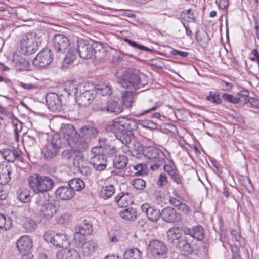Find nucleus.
I'll use <instances>...</instances> for the list:
<instances>
[{"instance_id": "a18cd8bd", "label": "nucleus", "mask_w": 259, "mask_h": 259, "mask_svg": "<svg viewBox=\"0 0 259 259\" xmlns=\"http://www.w3.org/2000/svg\"><path fill=\"white\" fill-rule=\"evenodd\" d=\"M76 230L81 232V233L84 235L90 234L93 231L92 225L86 220L76 228Z\"/></svg>"}, {"instance_id": "e2e57ef3", "label": "nucleus", "mask_w": 259, "mask_h": 259, "mask_svg": "<svg viewBox=\"0 0 259 259\" xmlns=\"http://www.w3.org/2000/svg\"><path fill=\"white\" fill-rule=\"evenodd\" d=\"M222 97L223 98V99L225 101L234 104L238 103V100H237V96L234 97V96L231 94H223Z\"/></svg>"}, {"instance_id": "393cba45", "label": "nucleus", "mask_w": 259, "mask_h": 259, "mask_svg": "<svg viewBox=\"0 0 259 259\" xmlns=\"http://www.w3.org/2000/svg\"><path fill=\"white\" fill-rule=\"evenodd\" d=\"M1 153L5 159L11 162H14L20 156V152L14 148L5 149L1 151Z\"/></svg>"}, {"instance_id": "423d86ee", "label": "nucleus", "mask_w": 259, "mask_h": 259, "mask_svg": "<svg viewBox=\"0 0 259 259\" xmlns=\"http://www.w3.org/2000/svg\"><path fill=\"white\" fill-rule=\"evenodd\" d=\"M60 139L57 135H54L48 141L42 149V153L46 160H50L58 154L60 151Z\"/></svg>"}, {"instance_id": "9d476101", "label": "nucleus", "mask_w": 259, "mask_h": 259, "mask_svg": "<svg viewBox=\"0 0 259 259\" xmlns=\"http://www.w3.org/2000/svg\"><path fill=\"white\" fill-rule=\"evenodd\" d=\"M53 59L51 50L49 48H44L34 59L33 64L39 68L45 67L52 62Z\"/></svg>"}, {"instance_id": "49530a36", "label": "nucleus", "mask_w": 259, "mask_h": 259, "mask_svg": "<svg viewBox=\"0 0 259 259\" xmlns=\"http://www.w3.org/2000/svg\"><path fill=\"white\" fill-rule=\"evenodd\" d=\"M12 221L9 217L0 214V229L8 230L12 226Z\"/></svg>"}, {"instance_id": "a19ab883", "label": "nucleus", "mask_w": 259, "mask_h": 259, "mask_svg": "<svg viewBox=\"0 0 259 259\" xmlns=\"http://www.w3.org/2000/svg\"><path fill=\"white\" fill-rule=\"evenodd\" d=\"M128 193L126 195L121 193L115 197V202L121 207H126L133 202L131 199H128Z\"/></svg>"}, {"instance_id": "2f4dec72", "label": "nucleus", "mask_w": 259, "mask_h": 259, "mask_svg": "<svg viewBox=\"0 0 259 259\" xmlns=\"http://www.w3.org/2000/svg\"><path fill=\"white\" fill-rule=\"evenodd\" d=\"M37 194L35 197V203L37 205V209L38 210L39 207L41 208L45 205L50 202L49 194L47 192L35 193Z\"/></svg>"}, {"instance_id": "2eb2a0df", "label": "nucleus", "mask_w": 259, "mask_h": 259, "mask_svg": "<svg viewBox=\"0 0 259 259\" xmlns=\"http://www.w3.org/2000/svg\"><path fill=\"white\" fill-rule=\"evenodd\" d=\"M0 113L11 119V122L14 127L15 138L18 141V133L22 130V123L13 114L7 110L4 107L0 105Z\"/></svg>"}, {"instance_id": "864d4df0", "label": "nucleus", "mask_w": 259, "mask_h": 259, "mask_svg": "<svg viewBox=\"0 0 259 259\" xmlns=\"http://www.w3.org/2000/svg\"><path fill=\"white\" fill-rule=\"evenodd\" d=\"M207 100L212 103L220 104L222 102V99L220 97V94L218 92L210 91L209 95L206 97Z\"/></svg>"}, {"instance_id": "c03bdc74", "label": "nucleus", "mask_w": 259, "mask_h": 259, "mask_svg": "<svg viewBox=\"0 0 259 259\" xmlns=\"http://www.w3.org/2000/svg\"><path fill=\"white\" fill-rule=\"evenodd\" d=\"M68 185L71 189L74 191H80L85 186L84 182L78 178H75L70 180L68 182Z\"/></svg>"}, {"instance_id": "5fc2aeb1", "label": "nucleus", "mask_w": 259, "mask_h": 259, "mask_svg": "<svg viewBox=\"0 0 259 259\" xmlns=\"http://www.w3.org/2000/svg\"><path fill=\"white\" fill-rule=\"evenodd\" d=\"M75 151L73 150H65L62 152L61 155L63 159L67 161H74L76 159L75 157Z\"/></svg>"}, {"instance_id": "3c124183", "label": "nucleus", "mask_w": 259, "mask_h": 259, "mask_svg": "<svg viewBox=\"0 0 259 259\" xmlns=\"http://www.w3.org/2000/svg\"><path fill=\"white\" fill-rule=\"evenodd\" d=\"M115 193V188L113 185L106 186L103 188L102 197L104 199H107L111 197Z\"/></svg>"}, {"instance_id": "6e6552de", "label": "nucleus", "mask_w": 259, "mask_h": 259, "mask_svg": "<svg viewBox=\"0 0 259 259\" xmlns=\"http://www.w3.org/2000/svg\"><path fill=\"white\" fill-rule=\"evenodd\" d=\"M53 47L59 55H64L70 46L68 38L63 34L57 33L52 39Z\"/></svg>"}, {"instance_id": "6ab92c4d", "label": "nucleus", "mask_w": 259, "mask_h": 259, "mask_svg": "<svg viewBox=\"0 0 259 259\" xmlns=\"http://www.w3.org/2000/svg\"><path fill=\"white\" fill-rule=\"evenodd\" d=\"M16 245L21 253L25 254L32 247V240L29 236L23 235L18 240Z\"/></svg>"}, {"instance_id": "69168bd1", "label": "nucleus", "mask_w": 259, "mask_h": 259, "mask_svg": "<svg viewBox=\"0 0 259 259\" xmlns=\"http://www.w3.org/2000/svg\"><path fill=\"white\" fill-rule=\"evenodd\" d=\"M44 237L47 242H50L54 245L55 235L53 232H46L44 235Z\"/></svg>"}, {"instance_id": "b1692460", "label": "nucleus", "mask_w": 259, "mask_h": 259, "mask_svg": "<svg viewBox=\"0 0 259 259\" xmlns=\"http://www.w3.org/2000/svg\"><path fill=\"white\" fill-rule=\"evenodd\" d=\"M40 215L46 219L52 218L57 212L55 204L49 202L38 209Z\"/></svg>"}, {"instance_id": "1a4fd4ad", "label": "nucleus", "mask_w": 259, "mask_h": 259, "mask_svg": "<svg viewBox=\"0 0 259 259\" xmlns=\"http://www.w3.org/2000/svg\"><path fill=\"white\" fill-rule=\"evenodd\" d=\"M148 249L150 253L155 258L163 257L167 252V248L164 243L156 239L149 243Z\"/></svg>"}, {"instance_id": "4c0bfd02", "label": "nucleus", "mask_w": 259, "mask_h": 259, "mask_svg": "<svg viewBox=\"0 0 259 259\" xmlns=\"http://www.w3.org/2000/svg\"><path fill=\"white\" fill-rule=\"evenodd\" d=\"M181 230L178 227H174L170 228L167 232V237L168 240L171 242H177L179 240L181 236Z\"/></svg>"}, {"instance_id": "ddd939ff", "label": "nucleus", "mask_w": 259, "mask_h": 259, "mask_svg": "<svg viewBox=\"0 0 259 259\" xmlns=\"http://www.w3.org/2000/svg\"><path fill=\"white\" fill-rule=\"evenodd\" d=\"M94 47L86 41H78L77 50L79 56L83 59H90L93 56Z\"/></svg>"}, {"instance_id": "c85d7f7f", "label": "nucleus", "mask_w": 259, "mask_h": 259, "mask_svg": "<svg viewBox=\"0 0 259 259\" xmlns=\"http://www.w3.org/2000/svg\"><path fill=\"white\" fill-rule=\"evenodd\" d=\"M12 168L10 165H0V184H6L11 180Z\"/></svg>"}, {"instance_id": "79ce46f5", "label": "nucleus", "mask_w": 259, "mask_h": 259, "mask_svg": "<svg viewBox=\"0 0 259 259\" xmlns=\"http://www.w3.org/2000/svg\"><path fill=\"white\" fill-rule=\"evenodd\" d=\"M120 216L123 219L133 221L137 218V211L133 207H128L120 212Z\"/></svg>"}, {"instance_id": "bf43d9fd", "label": "nucleus", "mask_w": 259, "mask_h": 259, "mask_svg": "<svg viewBox=\"0 0 259 259\" xmlns=\"http://www.w3.org/2000/svg\"><path fill=\"white\" fill-rule=\"evenodd\" d=\"M78 85H76V82L72 81H69L68 82V95H71V94H74L75 95V97L77 95V92L78 90Z\"/></svg>"}, {"instance_id": "39448f33", "label": "nucleus", "mask_w": 259, "mask_h": 259, "mask_svg": "<svg viewBox=\"0 0 259 259\" xmlns=\"http://www.w3.org/2000/svg\"><path fill=\"white\" fill-rule=\"evenodd\" d=\"M121 85L128 90L136 91L141 87L140 78L137 70H128L125 71L119 80Z\"/></svg>"}, {"instance_id": "58836bf2", "label": "nucleus", "mask_w": 259, "mask_h": 259, "mask_svg": "<svg viewBox=\"0 0 259 259\" xmlns=\"http://www.w3.org/2000/svg\"><path fill=\"white\" fill-rule=\"evenodd\" d=\"M128 161V159L126 156L119 155L113 159V166L116 169H123L127 165Z\"/></svg>"}, {"instance_id": "37998d69", "label": "nucleus", "mask_w": 259, "mask_h": 259, "mask_svg": "<svg viewBox=\"0 0 259 259\" xmlns=\"http://www.w3.org/2000/svg\"><path fill=\"white\" fill-rule=\"evenodd\" d=\"M18 199L23 203H27L30 201L31 196L30 191L25 188H21L17 192Z\"/></svg>"}, {"instance_id": "412c9836", "label": "nucleus", "mask_w": 259, "mask_h": 259, "mask_svg": "<svg viewBox=\"0 0 259 259\" xmlns=\"http://www.w3.org/2000/svg\"><path fill=\"white\" fill-rule=\"evenodd\" d=\"M91 164L98 171H103L107 167V159L104 155H93L91 158Z\"/></svg>"}, {"instance_id": "0eeeda50", "label": "nucleus", "mask_w": 259, "mask_h": 259, "mask_svg": "<svg viewBox=\"0 0 259 259\" xmlns=\"http://www.w3.org/2000/svg\"><path fill=\"white\" fill-rule=\"evenodd\" d=\"M138 128L137 121L132 118L120 117L116 119L114 123L109 125L106 130L108 131L115 132L117 130L125 129L126 131L133 132Z\"/></svg>"}, {"instance_id": "4468645a", "label": "nucleus", "mask_w": 259, "mask_h": 259, "mask_svg": "<svg viewBox=\"0 0 259 259\" xmlns=\"http://www.w3.org/2000/svg\"><path fill=\"white\" fill-rule=\"evenodd\" d=\"M73 165L77 167L80 172L84 176H89L92 172V169L90 166L91 163L85 160L84 156L82 155L76 156Z\"/></svg>"}, {"instance_id": "dca6fc26", "label": "nucleus", "mask_w": 259, "mask_h": 259, "mask_svg": "<svg viewBox=\"0 0 259 259\" xmlns=\"http://www.w3.org/2000/svg\"><path fill=\"white\" fill-rule=\"evenodd\" d=\"M160 217L164 221L168 223L179 222L181 220V214L171 207L163 208L161 212Z\"/></svg>"}, {"instance_id": "7ed1b4c3", "label": "nucleus", "mask_w": 259, "mask_h": 259, "mask_svg": "<svg viewBox=\"0 0 259 259\" xmlns=\"http://www.w3.org/2000/svg\"><path fill=\"white\" fill-rule=\"evenodd\" d=\"M41 41V36L35 32H29L23 35L21 41L22 53L29 55L35 53Z\"/></svg>"}, {"instance_id": "f8f14e48", "label": "nucleus", "mask_w": 259, "mask_h": 259, "mask_svg": "<svg viewBox=\"0 0 259 259\" xmlns=\"http://www.w3.org/2000/svg\"><path fill=\"white\" fill-rule=\"evenodd\" d=\"M46 100L49 109L53 112L61 110L62 103L60 97L58 94L49 93L46 95Z\"/></svg>"}, {"instance_id": "c756f323", "label": "nucleus", "mask_w": 259, "mask_h": 259, "mask_svg": "<svg viewBox=\"0 0 259 259\" xmlns=\"http://www.w3.org/2000/svg\"><path fill=\"white\" fill-rule=\"evenodd\" d=\"M191 241L187 239H180L174 242L176 247L179 248L180 251H183L185 253L190 254L193 252V248L190 244Z\"/></svg>"}, {"instance_id": "a878e982", "label": "nucleus", "mask_w": 259, "mask_h": 259, "mask_svg": "<svg viewBox=\"0 0 259 259\" xmlns=\"http://www.w3.org/2000/svg\"><path fill=\"white\" fill-rule=\"evenodd\" d=\"M116 138L119 140L123 144H130L133 137V132L126 131L125 129L117 130L113 132Z\"/></svg>"}, {"instance_id": "09e8293b", "label": "nucleus", "mask_w": 259, "mask_h": 259, "mask_svg": "<svg viewBox=\"0 0 259 259\" xmlns=\"http://www.w3.org/2000/svg\"><path fill=\"white\" fill-rule=\"evenodd\" d=\"M93 56L97 61L102 62L107 57V51L103 47H101L99 49H94Z\"/></svg>"}, {"instance_id": "ea45409f", "label": "nucleus", "mask_w": 259, "mask_h": 259, "mask_svg": "<svg viewBox=\"0 0 259 259\" xmlns=\"http://www.w3.org/2000/svg\"><path fill=\"white\" fill-rule=\"evenodd\" d=\"M142 253L137 248L126 249L124 254V259H142Z\"/></svg>"}, {"instance_id": "a211bd4d", "label": "nucleus", "mask_w": 259, "mask_h": 259, "mask_svg": "<svg viewBox=\"0 0 259 259\" xmlns=\"http://www.w3.org/2000/svg\"><path fill=\"white\" fill-rule=\"evenodd\" d=\"M142 212L144 213L147 218L151 222H156L160 218L161 212L159 209L151 206L148 203H145L141 205Z\"/></svg>"}, {"instance_id": "c9c22d12", "label": "nucleus", "mask_w": 259, "mask_h": 259, "mask_svg": "<svg viewBox=\"0 0 259 259\" xmlns=\"http://www.w3.org/2000/svg\"><path fill=\"white\" fill-rule=\"evenodd\" d=\"M132 145L133 148L131 150V155L138 159L144 157L145 147H143L140 143L137 141H134Z\"/></svg>"}, {"instance_id": "e433bc0d", "label": "nucleus", "mask_w": 259, "mask_h": 259, "mask_svg": "<svg viewBox=\"0 0 259 259\" xmlns=\"http://www.w3.org/2000/svg\"><path fill=\"white\" fill-rule=\"evenodd\" d=\"M77 54H78V50L69 47V49L64 55H60V56L63 57L64 63L69 64L76 59Z\"/></svg>"}, {"instance_id": "338daca9", "label": "nucleus", "mask_w": 259, "mask_h": 259, "mask_svg": "<svg viewBox=\"0 0 259 259\" xmlns=\"http://www.w3.org/2000/svg\"><path fill=\"white\" fill-rule=\"evenodd\" d=\"M207 33L204 31H197L195 34V38L198 41H202L206 39Z\"/></svg>"}, {"instance_id": "0e129e2a", "label": "nucleus", "mask_w": 259, "mask_h": 259, "mask_svg": "<svg viewBox=\"0 0 259 259\" xmlns=\"http://www.w3.org/2000/svg\"><path fill=\"white\" fill-rule=\"evenodd\" d=\"M231 250L232 253V259H242L240 255V249L236 245H232Z\"/></svg>"}, {"instance_id": "6e6d98bb", "label": "nucleus", "mask_w": 259, "mask_h": 259, "mask_svg": "<svg viewBox=\"0 0 259 259\" xmlns=\"http://www.w3.org/2000/svg\"><path fill=\"white\" fill-rule=\"evenodd\" d=\"M131 184L137 190H142L146 186V182L141 179H135L131 181Z\"/></svg>"}, {"instance_id": "7c9ffc66", "label": "nucleus", "mask_w": 259, "mask_h": 259, "mask_svg": "<svg viewBox=\"0 0 259 259\" xmlns=\"http://www.w3.org/2000/svg\"><path fill=\"white\" fill-rule=\"evenodd\" d=\"M22 227L26 232H34L38 228V223L31 218H27L24 221Z\"/></svg>"}, {"instance_id": "473e14b6", "label": "nucleus", "mask_w": 259, "mask_h": 259, "mask_svg": "<svg viewBox=\"0 0 259 259\" xmlns=\"http://www.w3.org/2000/svg\"><path fill=\"white\" fill-rule=\"evenodd\" d=\"M70 243L68 237L63 234H56L55 237L54 245L60 248H67Z\"/></svg>"}, {"instance_id": "4d7b16f0", "label": "nucleus", "mask_w": 259, "mask_h": 259, "mask_svg": "<svg viewBox=\"0 0 259 259\" xmlns=\"http://www.w3.org/2000/svg\"><path fill=\"white\" fill-rule=\"evenodd\" d=\"M182 230L185 234L190 236L191 238V243L192 242L194 239V227L187 225L182 227Z\"/></svg>"}, {"instance_id": "f257e3e1", "label": "nucleus", "mask_w": 259, "mask_h": 259, "mask_svg": "<svg viewBox=\"0 0 259 259\" xmlns=\"http://www.w3.org/2000/svg\"><path fill=\"white\" fill-rule=\"evenodd\" d=\"M63 137L68 145L75 152L82 153L89 148V142L82 138L72 125H67L63 130Z\"/></svg>"}, {"instance_id": "bb28decb", "label": "nucleus", "mask_w": 259, "mask_h": 259, "mask_svg": "<svg viewBox=\"0 0 259 259\" xmlns=\"http://www.w3.org/2000/svg\"><path fill=\"white\" fill-rule=\"evenodd\" d=\"M56 257L57 259H80L78 252L74 249H64L58 251Z\"/></svg>"}, {"instance_id": "72a5a7b5", "label": "nucleus", "mask_w": 259, "mask_h": 259, "mask_svg": "<svg viewBox=\"0 0 259 259\" xmlns=\"http://www.w3.org/2000/svg\"><path fill=\"white\" fill-rule=\"evenodd\" d=\"M135 91L127 90L122 93V104L126 108H129L132 107L134 102Z\"/></svg>"}, {"instance_id": "9b49d317", "label": "nucleus", "mask_w": 259, "mask_h": 259, "mask_svg": "<svg viewBox=\"0 0 259 259\" xmlns=\"http://www.w3.org/2000/svg\"><path fill=\"white\" fill-rule=\"evenodd\" d=\"M97 110L107 112L110 113H114L115 115L121 113L123 110V106L119 101L113 99H109L105 105H101L97 107Z\"/></svg>"}, {"instance_id": "774afa93", "label": "nucleus", "mask_w": 259, "mask_h": 259, "mask_svg": "<svg viewBox=\"0 0 259 259\" xmlns=\"http://www.w3.org/2000/svg\"><path fill=\"white\" fill-rule=\"evenodd\" d=\"M91 153L93 155H104L103 148L100 146L94 147L91 150Z\"/></svg>"}, {"instance_id": "f704fd0d", "label": "nucleus", "mask_w": 259, "mask_h": 259, "mask_svg": "<svg viewBox=\"0 0 259 259\" xmlns=\"http://www.w3.org/2000/svg\"><path fill=\"white\" fill-rule=\"evenodd\" d=\"M81 248L84 254L87 255L94 253L98 248V245L97 242L90 241L83 242L81 244Z\"/></svg>"}, {"instance_id": "8fccbe9b", "label": "nucleus", "mask_w": 259, "mask_h": 259, "mask_svg": "<svg viewBox=\"0 0 259 259\" xmlns=\"http://www.w3.org/2000/svg\"><path fill=\"white\" fill-rule=\"evenodd\" d=\"M249 92L247 90H244L240 91L237 95V99L238 100V103L245 104L249 101Z\"/></svg>"}, {"instance_id": "de8ad7c7", "label": "nucleus", "mask_w": 259, "mask_h": 259, "mask_svg": "<svg viewBox=\"0 0 259 259\" xmlns=\"http://www.w3.org/2000/svg\"><path fill=\"white\" fill-rule=\"evenodd\" d=\"M77 95H83L86 93L96 91L93 85L88 82L79 83L78 85Z\"/></svg>"}, {"instance_id": "f03ea898", "label": "nucleus", "mask_w": 259, "mask_h": 259, "mask_svg": "<svg viewBox=\"0 0 259 259\" xmlns=\"http://www.w3.org/2000/svg\"><path fill=\"white\" fill-rule=\"evenodd\" d=\"M29 188L34 193L47 192L55 185L54 182L48 176L34 174L27 178Z\"/></svg>"}, {"instance_id": "cd10ccee", "label": "nucleus", "mask_w": 259, "mask_h": 259, "mask_svg": "<svg viewBox=\"0 0 259 259\" xmlns=\"http://www.w3.org/2000/svg\"><path fill=\"white\" fill-rule=\"evenodd\" d=\"M161 106L159 103L153 102L152 99H149L145 101L141 105V108L143 111L139 114V116L143 115L145 114L149 113L152 111L156 110Z\"/></svg>"}, {"instance_id": "20e7f679", "label": "nucleus", "mask_w": 259, "mask_h": 259, "mask_svg": "<svg viewBox=\"0 0 259 259\" xmlns=\"http://www.w3.org/2000/svg\"><path fill=\"white\" fill-rule=\"evenodd\" d=\"M144 157H147L154 162L150 166V168L154 170L157 169L165 162V155L162 151L152 146L145 147Z\"/></svg>"}, {"instance_id": "13d9d810", "label": "nucleus", "mask_w": 259, "mask_h": 259, "mask_svg": "<svg viewBox=\"0 0 259 259\" xmlns=\"http://www.w3.org/2000/svg\"><path fill=\"white\" fill-rule=\"evenodd\" d=\"M84 234L81 233L79 231H76L74 235V240L76 243H77L78 246L81 247V244L84 242V241L85 239V237Z\"/></svg>"}, {"instance_id": "680f3d73", "label": "nucleus", "mask_w": 259, "mask_h": 259, "mask_svg": "<svg viewBox=\"0 0 259 259\" xmlns=\"http://www.w3.org/2000/svg\"><path fill=\"white\" fill-rule=\"evenodd\" d=\"M141 125L146 128L154 130L157 128V124L154 122L149 120H144L141 121Z\"/></svg>"}, {"instance_id": "5701e85b", "label": "nucleus", "mask_w": 259, "mask_h": 259, "mask_svg": "<svg viewBox=\"0 0 259 259\" xmlns=\"http://www.w3.org/2000/svg\"><path fill=\"white\" fill-rule=\"evenodd\" d=\"M98 132L96 128L92 126L86 125L80 129L79 135L82 138L90 142L93 138H95L98 135Z\"/></svg>"}, {"instance_id": "f3484780", "label": "nucleus", "mask_w": 259, "mask_h": 259, "mask_svg": "<svg viewBox=\"0 0 259 259\" xmlns=\"http://www.w3.org/2000/svg\"><path fill=\"white\" fill-rule=\"evenodd\" d=\"M56 198L62 200H69L73 198L75 192L67 185V186H60L55 192Z\"/></svg>"}, {"instance_id": "4be33fe9", "label": "nucleus", "mask_w": 259, "mask_h": 259, "mask_svg": "<svg viewBox=\"0 0 259 259\" xmlns=\"http://www.w3.org/2000/svg\"><path fill=\"white\" fill-rule=\"evenodd\" d=\"M96 91L88 92L83 95H77L75 97L76 102L79 106H87L90 105L95 99Z\"/></svg>"}, {"instance_id": "aec40b11", "label": "nucleus", "mask_w": 259, "mask_h": 259, "mask_svg": "<svg viewBox=\"0 0 259 259\" xmlns=\"http://www.w3.org/2000/svg\"><path fill=\"white\" fill-rule=\"evenodd\" d=\"M205 235V231L203 227L199 225L195 226V239L201 241V243H202V245L198 249L201 252V255H204L207 253V250L206 249L207 243L204 240Z\"/></svg>"}, {"instance_id": "052dcab7", "label": "nucleus", "mask_w": 259, "mask_h": 259, "mask_svg": "<svg viewBox=\"0 0 259 259\" xmlns=\"http://www.w3.org/2000/svg\"><path fill=\"white\" fill-rule=\"evenodd\" d=\"M116 148L112 145H107L103 148V154L105 153L109 155H114L117 153Z\"/></svg>"}, {"instance_id": "603ef678", "label": "nucleus", "mask_w": 259, "mask_h": 259, "mask_svg": "<svg viewBox=\"0 0 259 259\" xmlns=\"http://www.w3.org/2000/svg\"><path fill=\"white\" fill-rule=\"evenodd\" d=\"M37 137L38 134L35 132L30 133L29 135L25 136L24 141L26 145L31 147L36 144Z\"/></svg>"}]
</instances>
